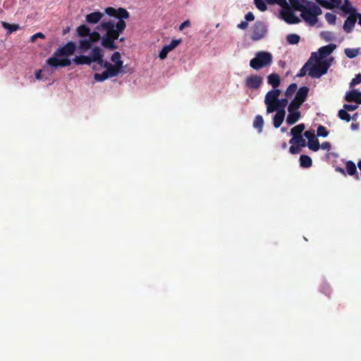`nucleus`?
<instances>
[{
    "label": "nucleus",
    "mask_w": 361,
    "mask_h": 361,
    "mask_svg": "<svg viewBox=\"0 0 361 361\" xmlns=\"http://www.w3.org/2000/svg\"><path fill=\"white\" fill-rule=\"evenodd\" d=\"M345 169L349 176H353L355 179L357 180L360 179V176L357 173L356 165L353 161L349 160L346 161Z\"/></svg>",
    "instance_id": "nucleus-16"
},
{
    "label": "nucleus",
    "mask_w": 361,
    "mask_h": 361,
    "mask_svg": "<svg viewBox=\"0 0 361 361\" xmlns=\"http://www.w3.org/2000/svg\"><path fill=\"white\" fill-rule=\"evenodd\" d=\"M109 78L111 77L106 71H103L102 73H96L94 74V79L97 82H103Z\"/></svg>",
    "instance_id": "nucleus-37"
},
{
    "label": "nucleus",
    "mask_w": 361,
    "mask_h": 361,
    "mask_svg": "<svg viewBox=\"0 0 361 361\" xmlns=\"http://www.w3.org/2000/svg\"><path fill=\"white\" fill-rule=\"evenodd\" d=\"M252 30L251 39L253 41H258L264 38L267 31L265 24L259 20L255 22L252 26Z\"/></svg>",
    "instance_id": "nucleus-6"
},
{
    "label": "nucleus",
    "mask_w": 361,
    "mask_h": 361,
    "mask_svg": "<svg viewBox=\"0 0 361 361\" xmlns=\"http://www.w3.org/2000/svg\"><path fill=\"white\" fill-rule=\"evenodd\" d=\"M73 63L75 65H90L91 61L88 56L85 55H80V56H75V58L73 59Z\"/></svg>",
    "instance_id": "nucleus-24"
},
{
    "label": "nucleus",
    "mask_w": 361,
    "mask_h": 361,
    "mask_svg": "<svg viewBox=\"0 0 361 361\" xmlns=\"http://www.w3.org/2000/svg\"><path fill=\"white\" fill-rule=\"evenodd\" d=\"M181 39H172L169 44L164 45L159 53V57L163 60L167 57L168 54L174 49L180 43Z\"/></svg>",
    "instance_id": "nucleus-11"
},
{
    "label": "nucleus",
    "mask_w": 361,
    "mask_h": 361,
    "mask_svg": "<svg viewBox=\"0 0 361 361\" xmlns=\"http://www.w3.org/2000/svg\"><path fill=\"white\" fill-rule=\"evenodd\" d=\"M100 66L106 68V70L112 64L108 61H104L103 59L97 63Z\"/></svg>",
    "instance_id": "nucleus-53"
},
{
    "label": "nucleus",
    "mask_w": 361,
    "mask_h": 361,
    "mask_svg": "<svg viewBox=\"0 0 361 361\" xmlns=\"http://www.w3.org/2000/svg\"><path fill=\"white\" fill-rule=\"evenodd\" d=\"M114 67H116V69H117L118 72L119 73H126V71L125 70L126 66L124 67L123 66V61L120 60L118 61H116L114 64H113Z\"/></svg>",
    "instance_id": "nucleus-45"
},
{
    "label": "nucleus",
    "mask_w": 361,
    "mask_h": 361,
    "mask_svg": "<svg viewBox=\"0 0 361 361\" xmlns=\"http://www.w3.org/2000/svg\"><path fill=\"white\" fill-rule=\"evenodd\" d=\"M298 89V85L296 83H291L286 89L285 92V95L287 98H290L293 96V94Z\"/></svg>",
    "instance_id": "nucleus-36"
},
{
    "label": "nucleus",
    "mask_w": 361,
    "mask_h": 361,
    "mask_svg": "<svg viewBox=\"0 0 361 361\" xmlns=\"http://www.w3.org/2000/svg\"><path fill=\"white\" fill-rule=\"evenodd\" d=\"M345 100L348 102H355L357 104H361V92H358L357 90L348 92L345 94Z\"/></svg>",
    "instance_id": "nucleus-14"
},
{
    "label": "nucleus",
    "mask_w": 361,
    "mask_h": 361,
    "mask_svg": "<svg viewBox=\"0 0 361 361\" xmlns=\"http://www.w3.org/2000/svg\"><path fill=\"white\" fill-rule=\"evenodd\" d=\"M317 53L312 52L311 54L310 58L308 59V61L305 63V65L302 67V68L300 70L299 73L297 74L298 77H303L307 74V72L310 71V66L313 63L314 58H316Z\"/></svg>",
    "instance_id": "nucleus-17"
},
{
    "label": "nucleus",
    "mask_w": 361,
    "mask_h": 361,
    "mask_svg": "<svg viewBox=\"0 0 361 361\" xmlns=\"http://www.w3.org/2000/svg\"><path fill=\"white\" fill-rule=\"evenodd\" d=\"M288 104V98L283 99H278L277 102L276 104V111H279V109H285V107Z\"/></svg>",
    "instance_id": "nucleus-41"
},
{
    "label": "nucleus",
    "mask_w": 361,
    "mask_h": 361,
    "mask_svg": "<svg viewBox=\"0 0 361 361\" xmlns=\"http://www.w3.org/2000/svg\"><path fill=\"white\" fill-rule=\"evenodd\" d=\"M256 7L261 11H265L267 9L266 3L263 0H254Z\"/></svg>",
    "instance_id": "nucleus-44"
},
{
    "label": "nucleus",
    "mask_w": 361,
    "mask_h": 361,
    "mask_svg": "<svg viewBox=\"0 0 361 361\" xmlns=\"http://www.w3.org/2000/svg\"><path fill=\"white\" fill-rule=\"evenodd\" d=\"M286 116L285 109H279L274 117L273 124L274 128H278L282 124Z\"/></svg>",
    "instance_id": "nucleus-21"
},
{
    "label": "nucleus",
    "mask_w": 361,
    "mask_h": 361,
    "mask_svg": "<svg viewBox=\"0 0 361 361\" xmlns=\"http://www.w3.org/2000/svg\"><path fill=\"white\" fill-rule=\"evenodd\" d=\"M300 166L302 168H310L312 165V160L310 157L302 154L299 159Z\"/></svg>",
    "instance_id": "nucleus-26"
},
{
    "label": "nucleus",
    "mask_w": 361,
    "mask_h": 361,
    "mask_svg": "<svg viewBox=\"0 0 361 361\" xmlns=\"http://www.w3.org/2000/svg\"><path fill=\"white\" fill-rule=\"evenodd\" d=\"M300 39V37L297 34H289L286 37V40L290 44H297Z\"/></svg>",
    "instance_id": "nucleus-35"
},
{
    "label": "nucleus",
    "mask_w": 361,
    "mask_h": 361,
    "mask_svg": "<svg viewBox=\"0 0 361 361\" xmlns=\"http://www.w3.org/2000/svg\"><path fill=\"white\" fill-rule=\"evenodd\" d=\"M1 26L7 30V35H10L13 32L17 31L20 29V25L18 24H10L5 21H1Z\"/></svg>",
    "instance_id": "nucleus-27"
},
{
    "label": "nucleus",
    "mask_w": 361,
    "mask_h": 361,
    "mask_svg": "<svg viewBox=\"0 0 361 361\" xmlns=\"http://www.w3.org/2000/svg\"><path fill=\"white\" fill-rule=\"evenodd\" d=\"M309 92V88L306 86H302L298 89L294 97L296 100L303 104L306 100Z\"/></svg>",
    "instance_id": "nucleus-20"
},
{
    "label": "nucleus",
    "mask_w": 361,
    "mask_h": 361,
    "mask_svg": "<svg viewBox=\"0 0 361 361\" xmlns=\"http://www.w3.org/2000/svg\"><path fill=\"white\" fill-rule=\"evenodd\" d=\"M245 20L247 21H252L255 20V16L252 12H248L245 16Z\"/></svg>",
    "instance_id": "nucleus-55"
},
{
    "label": "nucleus",
    "mask_w": 361,
    "mask_h": 361,
    "mask_svg": "<svg viewBox=\"0 0 361 361\" xmlns=\"http://www.w3.org/2000/svg\"><path fill=\"white\" fill-rule=\"evenodd\" d=\"M89 37V40H91V43L97 42L99 39L102 40L103 36H101L98 32L94 31L92 32H90ZM102 41H101L102 42Z\"/></svg>",
    "instance_id": "nucleus-39"
},
{
    "label": "nucleus",
    "mask_w": 361,
    "mask_h": 361,
    "mask_svg": "<svg viewBox=\"0 0 361 361\" xmlns=\"http://www.w3.org/2000/svg\"><path fill=\"white\" fill-rule=\"evenodd\" d=\"M322 13L321 8L312 1H307V6L305 7L300 14L303 20L311 25H315L317 22V16Z\"/></svg>",
    "instance_id": "nucleus-3"
},
{
    "label": "nucleus",
    "mask_w": 361,
    "mask_h": 361,
    "mask_svg": "<svg viewBox=\"0 0 361 361\" xmlns=\"http://www.w3.org/2000/svg\"><path fill=\"white\" fill-rule=\"evenodd\" d=\"M77 34L82 37H88L90 34V28L85 25H81L77 28Z\"/></svg>",
    "instance_id": "nucleus-32"
},
{
    "label": "nucleus",
    "mask_w": 361,
    "mask_h": 361,
    "mask_svg": "<svg viewBox=\"0 0 361 361\" xmlns=\"http://www.w3.org/2000/svg\"><path fill=\"white\" fill-rule=\"evenodd\" d=\"M361 82V74H357L355 77L351 80L350 83V87H353L355 85L360 84Z\"/></svg>",
    "instance_id": "nucleus-48"
},
{
    "label": "nucleus",
    "mask_w": 361,
    "mask_h": 361,
    "mask_svg": "<svg viewBox=\"0 0 361 361\" xmlns=\"http://www.w3.org/2000/svg\"><path fill=\"white\" fill-rule=\"evenodd\" d=\"M284 8L287 10H286L283 13V18L286 23L289 24H297L300 22V19L293 13V11L290 10L289 5L288 7H286Z\"/></svg>",
    "instance_id": "nucleus-12"
},
{
    "label": "nucleus",
    "mask_w": 361,
    "mask_h": 361,
    "mask_svg": "<svg viewBox=\"0 0 361 361\" xmlns=\"http://www.w3.org/2000/svg\"><path fill=\"white\" fill-rule=\"evenodd\" d=\"M320 147L323 149L329 150L331 149V143L329 142H324Z\"/></svg>",
    "instance_id": "nucleus-57"
},
{
    "label": "nucleus",
    "mask_w": 361,
    "mask_h": 361,
    "mask_svg": "<svg viewBox=\"0 0 361 361\" xmlns=\"http://www.w3.org/2000/svg\"><path fill=\"white\" fill-rule=\"evenodd\" d=\"M190 21L188 20L184 21L179 26V30H183V28H185V27H188L190 25Z\"/></svg>",
    "instance_id": "nucleus-58"
},
{
    "label": "nucleus",
    "mask_w": 361,
    "mask_h": 361,
    "mask_svg": "<svg viewBox=\"0 0 361 361\" xmlns=\"http://www.w3.org/2000/svg\"><path fill=\"white\" fill-rule=\"evenodd\" d=\"M272 54L266 51H260L256 53L255 58L250 60V66L254 70H259L269 66L272 63Z\"/></svg>",
    "instance_id": "nucleus-4"
},
{
    "label": "nucleus",
    "mask_w": 361,
    "mask_h": 361,
    "mask_svg": "<svg viewBox=\"0 0 361 361\" xmlns=\"http://www.w3.org/2000/svg\"><path fill=\"white\" fill-rule=\"evenodd\" d=\"M357 19V13L350 14V16L345 20L343 28L344 31L347 33H350L352 32L356 21Z\"/></svg>",
    "instance_id": "nucleus-13"
},
{
    "label": "nucleus",
    "mask_w": 361,
    "mask_h": 361,
    "mask_svg": "<svg viewBox=\"0 0 361 361\" xmlns=\"http://www.w3.org/2000/svg\"><path fill=\"white\" fill-rule=\"evenodd\" d=\"M345 54L349 59H353L359 54L358 49L346 48L344 50Z\"/></svg>",
    "instance_id": "nucleus-38"
},
{
    "label": "nucleus",
    "mask_w": 361,
    "mask_h": 361,
    "mask_svg": "<svg viewBox=\"0 0 361 361\" xmlns=\"http://www.w3.org/2000/svg\"><path fill=\"white\" fill-rule=\"evenodd\" d=\"M60 56H55V52L54 55L49 58L46 63L51 66V68H56L58 67H67L71 66V61L68 58H60Z\"/></svg>",
    "instance_id": "nucleus-7"
},
{
    "label": "nucleus",
    "mask_w": 361,
    "mask_h": 361,
    "mask_svg": "<svg viewBox=\"0 0 361 361\" xmlns=\"http://www.w3.org/2000/svg\"><path fill=\"white\" fill-rule=\"evenodd\" d=\"M357 108V104H344L343 109H345L347 111H355Z\"/></svg>",
    "instance_id": "nucleus-54"
},
{
    "label": "nucleus",
    "mask_w": 361,
    "mask_h": 361,
    "mask_svg": "<svg viewBox=\"0 0 361 361\" xmlns=\"http://www.w3.org/2000/svg\"><path fill=\"white\" fill-rule=\"evenodd\" d=\"M326 20L331 25H334L336 23V16L331 13H326L325 14Z\"/></svg>",
    "instance_id": "nucleus-46"
},
{
    "label": "nucleus",
    "mask_w": 361,
    "mask_h": 361,
    "mask_svg": "<svg viewBox=\"0 0 361 361\" xmlns=\"http://www.w3.org/2000/svg\"><path fill=\"white\" fill-rule=\"evenodd\" d=\"M304 137H305L308 140L307 147L310 149L317 152L320 148V145L318 139L315 135V132L314 130H306L304 133Z\"/></svg>",
    "instance_id": "nucleus-8"
},
{
    "label": "nucleus",
    "mask_w": 361,
    "mask_h": 361,
    "mask_svg": "<svg viewBox=\"0 0 361 361\" xmlns=\"http://www.w3.org/2000/svg\"><path fill=\"white\" fill-rule=\"evenodd\" d=\"M305 128V126L304 123H300L290 129V134L292 135V137H295L298 136L302 135V133Z\"/></svg>",
    "instance_id": "nucleus-25"
},
{
    "label": "nucleus",
    "mask_w": 361,
    "mask_h": 361,
    "mask_svg": "<svg viewBox=\"0 0 361 361\" xmlns=\"http://www.w3.org/2000/svg\"><path fill=\"white\" fill-rule=\"evenodd\" d=\"M248 27V23L245 21H242L240 24L238 25V27L241 30H245Z\"/></svg>",
    "instance_id": "nucleus-56"
},
{
    "label": "nucleus",
    "mask_w": 361,
    "mask_h": 361,
    "mask_svg": "<svg viewBox=\"0 0 361 361\" xmlns=\"http://www.w3.org/2000/svg\"><path fill=\"white\" fill-rule=\"evenodd\" d=\"M41 73H42V71L41 70H39L37 71H36L35 73V78L38 80L41 79Z\"/></svg>",
    "instance_id": "nucleus-61"
},
{
    "label": "nucleus",
    "mask_w": 361,
    "mask_h": 361,
    "mask_svg": "<svg viewBox=\"0 0 361 361\" xmlns=\"http://www.w3.org/2000/svg\"><path fill=\"white\" fill-rule=\"evenodd\" d=\"M105 13L110 16L116 18L118 21L116 23L114 20L102 21L97 27V29L105 32V34L103 35L102 46L109 50H115L118 49L115 40L118 39L120 35L125 30L126 23L124 20L128 19L130 14L126 8L121 7L118 9L107 7L105 8Z\"/></svg>",
    "instance_id": "nucleus-1"
},
{
    "label": "nucleus",
    "mask_w": 361,
    "mask_h": 361,
    "mask_svg": "<svg viewBox=\"0 0 361 361\" xmlns=\"http://www.w3.org/2000/svg\"><path fill=\"white\" fill-rule=\"evenodd\" d=\"M338 116L341 120L345 121L347 122H349L351 118L350 114L345 109L339 110Z\"/></svg>",
    "instance_id": "nucleus-40"
},
{
    "label": "nucleus",
    "mask_w": 361,
    "mask_h": 361,
    "mask_svg": "<svg viewBox=\"0 0 361 361\" xmlns=\"http://www.w3.org/2000/svg\"><path fill=\"white\" fill-rule=\"evenodd\" d=\"M317 134L319 137H326L329 135V132L326 128L323 126H319L317 130Z\"/></svg>",
    "instance_id": "nucleus-43"
},
{
    "label": "nucleus",
    "mask_w": 361,
    "mask_h": 361,
    "mask_svg": "<svg viewBox=\"0 0 361 361\" xmlns=\"http://www.w3.org/2000/svg\"><path fill=\"white\" fill-rule=\"evenodd\" d=\"M336 171L341 173L343 176L346 175L345 170L343 168H341V167H336Z\"/></svg>",
    "instance_id": "nucleus-60"
},
{
    "label": "nucleus",
    "mask_w": 361,
    "mask_h": 361,
    "mask_svg": "<svg viewBox=\"0 0 361 361\" xmlns=\"http://www.w3.org/2000/svg\"><path fill=\"white\" fill-rule=\"evenodd\" d=\"M111 60L114 63H115L116 61H120L121 60V54L118 51L114 52L111 56Z\"/></svg>",
    "instance_id": "nucleus-52"
},
{
    "label": "nucleus",
    "mask_w": 361,
    "mask_h": 361,
    "mask_svg": "<svg viewBox=\"0 0 361 361\" xmlns=\"http://www.w3.org/2000/svg\"><path fill=\"white\" fill-rule=\"evenodd\" d=\"M350 126L352 130H357L358 128V123H353Z\"/></svg>",
    "instance_id": "nucleus-63"
},
{
    "label": "nucleus",
    "mask_w": 361,
    "mask_h": 361,
    "mask_svg": "<svg viewBox=\"0 0 361 361\" xmlns=\"http://www.w3.org/2000/svg\"><path fill=\"white\" fill-rule=\"evenodd\" d=\"M331 33L330 32H323L322 33V36L327 41L331 40L330 35Z\"/></svg>",
    "instance_id": "nucleus-59"
},
{
    "label": "nucleus",
    "mask_w": 361,
    "mask_h": 361,
    "mask_svg": "<svg viewBox=\"0 0 361 361\" xmlns=\"http://www.w3.org/2000/svg\"><path fill=\"white\" fill-rule=\"evenodd\" d=\"M301 117L300 111H291L288 112L286 118V123L289 126L295 124Z\"/></svg>",
    "instance_id": "nucleus-23"
},
{
    "label": "nucleus",
    "mask_w": 361,
    "mask_h": 361,
    "mask_svg": "<svg viewBox=\"0 0 361 361\" xmlns=\"http://www.w3.org/2000/svg\"><path fill=\"white\" fill-rule=\"evenodd\" d=\"M290 4V10H294L296 11H300L302 13V11L305 8V6L302 5L299 0H288Z\"/></svg>",
    "instance_id": "nucleus-33"
},
{
    "label": "nucleus",
    "mask_w": 361,
    "mask_h": 361,
    "mask_svg": "<svg viewBox=\"0 0 361 361\" xmlns=\"http://www.w3.org/2000/svg\"><path fill=\"white\" fill-rule=\"evenodd\" d=\"M75 49L76 46L75 42H69L62 47L59 48L55 51V56H65L64 58H67L75 52Z\"/></svg>",
    "instance_id": "nucleus-9"
},
{
    "label": "nucleus",
    "mask_w": 361,
    "mask_h": 361,
    "mask_svg": "<svg viewBox=\"0 0 361 361\" xmlns=\"http://www.w3.org/2000/svg\"><path fill=\"white\" fill-rule=\"evenodd\" d=\"M302 104L301 102H298L295 99H293L288 106V111H298V110Z\"/></svg>",
    "instance_id": "nucleus-34"
},
{
    "label": "nucleus",
    "mask_w": 361,
    "mask_h": 361,
    "mask_svg": "<svg viewBox=\"0 0 361 361\" xmlns=\"http://www.w3.org/2000/svg\"><path fill=\"white\" fill-rule=\"evenodd\" d=\"M289 143L291 144V145H297L299 147H300L301 148L302 147H306L307 145V144L306 142V140L303 138L302 135L298 136V137H292L289 140Z\"/></svg>",
    "instance_id": "nucleus-30"
},
{
    "label": "nucleus",
    "mask_w": 361,
    "mask_h": 361,
    "mask_svg": "<svg viewBox=\"0 0 361 361\" xmlns=\"http://www.w3.org/2000/svg\"><path fill=\"white\" fill-rule=\"evenodd\" d=\"M341 9L347 14H353L356 13V9L352 6L351 2L349 0H344L343 4L341 6Z\"/></svg>",
    "instance_id": "nucleus-28"
},
{
    "label": "nucleus",
    "mask_w": 361,
    "mask_h": 361,
    "mask_svg": "<svg viewBox=\"0 0 361 361\" xmlns=\"http://www.w3.org/2000/svg\"><path fill=\"white\" fill-rule=\"evenodd\" d=\"M267 2L269 4H278L280 5L282 8L288 7V4L286 0H266Z\"/></svg>",
    "instance_id": "nucleus-42"
},
{
    "label": "nucleus",
    "mask_w": 361,
    "mask_h": 361,
    "mask_svg": "<svg viewBox=\"0 0 361 361\" xmlns=\"http://www.w3.org/2000/svg\"><path fill=\"white\" fill-rule=\"evenodd\" d=\"M267 82L274 88L273 90H276L281 84L280 76L275 73H271L267 76Z\"/></svg>",
    "instance_id": "nucleus-22"
},
{
    "label": "nucleus",
    "mask_w": 361,
    "mask_h": 361,
    "mask_svg": "<svg viewBox=\"0 0 361 361\" xmlns=\"http://www.w3.org/2000/svg\"><path fill=\"white\" fill-rule=\"evenodd\" d=\"M336 48V45L334 44H329L328 45L320 47L318 50V52H317L319 59L323 60L322 59L327 57L334 51Z\"/></svg>",
    "instance_id": "nucleus-15"
},
{
    "label": "nucleus",
    "mask_w": 361,
    "mask_h": 361,
    "mask_svg": "<svg viewBox=\"0 0 361 361\" xmlns=\"http://www.w3.org/2000/svg\"><path fill=\"white\" fill-rule=\"evenodd\" d=\"M263 82V78L258 75H252L246 78L245 86L250 89L257 90L260 87Z\"/></svg>",
    "instance_id": "nucleus-10"
},
{
    "label": "nucleus",
    "mask_w": 361,
    "mask_h": 361,
    "mask_svg": "<svg viewBox=\"0 0 361 361\" xmlns=\"http://www.w3.org/2000/svg\"><path fill=\"white\" fill-rule=\"evenodd\" d=\"M301 149L302 148L297 145H291L289 147V152L292 154H296L301 152Z\"/></svg>",
    "instance_id": "nucleus-49"
},
{
    "label": "nucleus",
    "mask_w": 361,
    "mask_h": 361,
    "mask_svg": "<svg viewBox=\"0 0 361 361\" xmlns=\"http://www.w3.org/2000/svg\"><path fill=\"white\" fill-rule=\"evenodd\" d=\"M111 78L118 75L119 73L113 64H111L106 70H105Z\"/></svg>",
    "instance_id": "nucleus-47"
},
{
    "label": "nucleus",
    "mask_w": 361,
    "mask_h": 361,
    "mask_svg": "<svg viewBox=\"0 0 361 361\" xmlns=\"http://www.w3.org/2000/svg\"><path fill=\"white\" fill-rule=\"evenodd\" d=\"M358 23L361 25V13H357Z\"/></svg>",
    "instance_id": "nucleus-64"
},
{
    "label": "nucleus",
    "mask_w": 361,
    "mask_h": 361,
    "mask_svg": "<svg viewBox=\"0 0 361 361\" xmlns=\"http://www.w3.org/2000/svg\"><path fill=\"white\" fill-rule=\"evenodd\" d=\"M321 6H322L324 8L331 9L332 8L333 6L331 4H330L329 1H324V0H316Z\"/></svg>",
    "instance_id": "nucleus-50"
},
{
    "label": "nucleus",
    "mask_w": 361,
    "mask_h": 361,
    "mask_svg": "<svg viewBox=\"0 0 361 361\" xmlns=\"http://www.w3.org/2000/svg\"><path fill=\"white\" fill-rule=\"evenodd\" d=\"M103 16L102 13L95 11L86 15L85 20L90 24H96L102 18Z\"/></svg>",
    "instance_id": "nucleus-19"
},
{
    "label": "nucleus",
    "mask_w": 361,
    "mask_h": 361,
    "mask_svg": "<svg viewBox=\"0 0 361 361\" xmlns=\"http://www.w3.org/2000/svg\"><path fill=\"white\" fill-rule=\"evenodd\" d=\"M90 59L91 63L99 62L103 59L102 50L99 47H94L90 53V56H88Z\"/></svg>",
    "instance_id": "nucleus-18"
},
{
    "label": "nucleus",
    "mask_w": 361,
    "mask_h": 361,
    "mask_svg": "<svg viewBox=\"0 0 361 361\" xmlns=\"http://www.w3.org/2000/svg\"><path fill=\"white\" fill-rule=\"evenodd\" d=\"M264 126V118L261 115H257L253 121V127L257 129L258 133H262Z\"/></svg>",
    "instance_id": "nucleus-29"
},
{
    "label": "nucleus",
    "mask_w": 361,
    "mask_h": 361,
    "mask_svg": "<svg viewBox=\"0 0 361 361\" xmlns=\"http://www.w3.org/2000/svg\"><path fill=\"white\" fill-rule=\"evenodd\" d=\"M281 90L279 89L271 90L269 91L264 98V104L267 106V112L268 114L273 113L276 111V106H275L279 97L281 94Z\"/></svg>",
    "instance_id": "nucleus-5"
},
{
    "label": "nucleus",
    "mask_w": 361,
    "mask_h": 361,
    "mask_svg": "<svg viewBox=\"0 0 361 361\" xmlns=\"http://www.w3.org/2000/svg\"><path fill=\"white\" fill-rule=\"evenodd\" d=\"M91 47V40H89V39H81L79 41L78 48L81 52L87 51Z\"/></svg>",
    "instance_id": "nucleus-31"
},
{
    "label": "nucleus",
    "mask_w": 361,
    "mask_h": 361,
    "mask_svg": "<svg viewBox=\"0 0 361 361\" xmlns=\"http://www.w3.org/2000/svg\"><path fill=\"white\" fill-rule=\"evenodd\" d=\"M336 6L341 4V0H331Z\"/></svg>",
    "instance_id": "nucleus-62"
},
{
    "label": "nucleus",
    "mask_w": 361,
    "mask_h": 361,
    "mask_svg": "<svg viewBox=\"0 0 361 361\" xmlns=\"http://www.w3.org/2000/svg\"><path fill=\"white\" fill-rule=\"evenodd\" d=\"M333 58L329 59L322 60L319 59L318 54H317L316 58H314L313 62L315 63L310 66V71L308 75L312 78H319L322 75L326 74L328 69L331 66Z\"/></svg>",
    "instance_id": "nucleus-2"
},
{
    "label": "nucleus",
    "mask_w": 361,
    "mask_h": 361,
    "mask_svg": "<svg viewBox=\"0 0 361 361\" xmlns=\"http://www.w3.org/2000/svg\"><path fill=\"white\" fill-rule=\"evenodd\" d=\"M37 38H42V39H44V38H45V35H44L43 33H42V32H37V33H36V34L33 35L31 37V38H30V41H31L32 42H35V40H36V39H37Z\"/></svg>",
    "instance_id": "nucleus-51"
}]
</instances>
